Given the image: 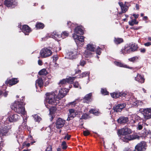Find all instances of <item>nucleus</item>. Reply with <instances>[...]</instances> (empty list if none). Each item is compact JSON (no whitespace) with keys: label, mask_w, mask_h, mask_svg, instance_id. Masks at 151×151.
Instances as JSON below:
<instances>
[{"label":"nucleus","mask_w":151,"mask_h":151,"mask_svg":"<svg viewBox=\"0 0 151 151\" xmlns=\"http://www.w3.org/2000/svg\"><path fill=\"white\" fill-rule=\"evenodd\" d=\"M47 96L46 98V103H45L46 107L49 109L50 112L51 111V109L49 106L48 104H50L52 105H54V106H52V108H53V110H55L54 107L58 104L59 103L58 100H57V98L56 96V94L55 93H47L46 94Z\"/></svg>","instance_id":"nucleus-1"},{"label":"nucleus","mask_w":151,"mask_h":151,"mask_svg":"<svg viewBox=\"0 0 151 151\" xmlns=\"http://www.w3.org/2000/svg\"><path fill=\"white\" fill-rule=\"evenodd\" d=\"M11 106V108L15 112L20 114L24 116H27L23 101H15L14 104Z\"/></svg>","instance_id":"nucleus-2"},{"label":"nucleus","mask_w":151,"mask_h":151,"mask_svg":"<svg viewBox=\"0 0 151 151\" xmlns=\"http://www.w3.org/2000/svg\"><path fill=\"white\" fill-rule=\"evenodd\" d=\"M96 49L95 46L93 44L90 43L87 45V50L85 52V56L86 57H91L92 56V52L96 50V53L99 55L101 54V49L99 47Z\"/></svg>","instance_id":"nucleus-3"},{"label":"nucleus","mask_w":151,"mask_h":151,"mask_svg":"<svg viewBox=\"0 0 151 151\" xmlns=\"http://www.w3.org/2000/svg\"><path fill=\"white\" fill-rule=\"evenodd\" d=\"M73 37L75 40L76 44L78 46H81L84 44V38L82 36H78L76 34H73Z\"/></svg>","instance_id":"nucleus-4"},{"label":"nucleus","mask_w":151,"mask_h":151,"mask_svg":"<svg viewBox=\"0 0 151 151\" xmlns=\"http://www.w3.org/2000/svg\"><path fill=\"white\" fill-rule=\"evenodd\" d=\"M51 50L48 48H44L41 50L40 52V57L42 58L49 57L52 54Z\"/></svg>","instance_id":"nucleus-5"},{"label":"nucleus","mask_w":151,"mask_h":151,"mask_svg":"<svg viewBox=\"0 0 151 151\" xmlns=\"http://www.w3.org/2000/svg\"><path fill=\"white\" fill-rule=\"evenodd\" d=\"M140 111L143 114L146 120L151 118V108L141 109Z\"/></svg>","instance_id":"nucleus-6"},{"label":"nucleus","mask_w":151,"mask_h":151,"mask_svg":"<svg viewBox=\"0 0 151 151\" xmlns=\"http://www.w3.org/2000/svg\"><path fill=\"white\" fill-rule=\"evenodd\" d=\"M75 79V77H69L68 78L63 79L60 81L58 83L59 85L61 88L63 87L67 83H73Z\"/></svg>","instance_id":"nucleus-7"},{"label":"nucleus","mask_w":151,"mask_h":151,"mask_svg":"<svg viewBox=\"0 0 151 151\" xmlns=\"http://www.w3.org/2000/svg\"><path fill=\"white\" fill-rule=\"evenodd\" d=\"M11 129V126L10 125L5 124L1 127L0 129V136L5 135L8 131Z\"/></svg>","instance_id":"nucleus-8"},{"label":"nucleus","mask_w":151,"mask_h":151,"mask_svg":"<svg viewBox=\"0 0 151 151\" xmlns=\"http://www.w3.org/2000/svg\"><path fill=\"white\" fill-rule=\"evenodd\" d=\"M20 118V116L17 114L12 113L8 116L7 120L11 122H13L17 121Z\"/></svg>","instance_id":"nucleus-9"},{"label":"nucleus","mask_w":151,"mask_h":151,"mask_svg":"<svg viewBox=\"0 0 151 151\" xmlns=\"http://www.w3.org/2000/svg\"><path fill=\"white\" fill-rule=\"evenodd\" d=\"M119 4L121 7L122 10V12L119 13V14H121L122 13L125 12L127 10L129 7L130 6L129 3L126 2H125L124 4H123L122 2H119Z\"/></svg>","instance_id":"nucleus-10"},{"label":"nucleus","mask_w":151,"mask_h":151,"mask_svg":"<svg viewBox=\"0 0 151 151\" xmlns=\"http://www.w3.org/2000/svg\"><path fill=\"white\" fill-rule=\"evenodd\" d=\"M118 132L119 134L122 135H127L131 133V130L127 127H125L124 128L119 129Z\"/></svg>","instance_id":"nucleus-11"},{"label":"nucleus","mask_w":151,"mask_h":151,"mask_svg":"<svg viewBox=\"0 0 151 151\" xmlns=\"http://www.w3.org/2000/svg\"><path fill=\"white\" fill-rule=\"evenodd\" d=\"M146 145L144 142H142L138 144L135 147V150L137 151H145Z\"/></svg>","instance_id":"nucleus-12"},{"label":"nucleus","mask_w":151,"mask_h":151,"mask_svg":"<svg viewBox=\"0 0 151 151\" xmlns=\"http://www.w3.org/2000/svg\"><path fill=\"white\" fill-rule=\"evenodd\" d=\"M4 4L5 6L10 8H14L17 5L15 0H6Z\"/></svg>","instance_id":"nucleus-13"},{"label":"nucleus","mask_w":151,"mask_h":151,"mask_svg":"<svg viewBox=\"0 0 151 151\" xmlns=\"http://www.w3.org/2000/svg\"><path fill=\"white\" fill-rule=\"evenodd\" d=\"M127 92H114L111 93V96L114 98H116L120 96L125 97L127 94Z\"/></svg>","instance_id":"nucleus-14"},{"label":"nucleus","mask_w":151,"mask_h":151,"mask_svg":"<svg viewBox=\"0 0 151 151\" xmlns=\"http://www.w3.org/2000/svg\"><path fill=\"white\" fill-rule=\"evenodd\" d=\"M68 89L61 88L59 91V93L57 96V99H60L63 98L67 93L68 92Z\"/></svg>","instance_id":"nucleus-15"},{"label":"nucleus","mask_w":151,"mask_h":151,"mask_svg":"<svg viewBox=\"0 0 151 151\" xmlns=\"http://www.w3.org/2000/svg\"><path fill=\"white\" fill-rule=\"evenodd\" d=\"M18 27L20 28V29L22 30V31L24 34L25 35H28L29 32L31 31L30 28L27 25H23L22 27L21 24L18 25Z\"/></svg>","instance_id":"nucleus-16"},{"label":"nucleus","mask_w":151,"mask_h":151,"mask_svg":"<svg viewBox=\"0 0 151 151\" xmlns=\"http://www.w3.org/2000/svg\"><path fill=\"white\" fill-rule=\"evenodd\" d=\"M65 123V120L60 118H58L55 123L56 127L57 129H60L62 127Z\"/></svg>","instance_id":"nucleus-17"},{"label":"nucleus","mask_w":151,"mask_h":151,"mask_svg":"<svg viewBox=\"0 0 151 151\" xmlns=\"http://www.w3.org/2000/svg\"><path fill=\"white\" fill-rule=\"evenodd\" d=\"M77 55V52L76 50H75L73 51H70L67 54L66 57L67 58L73 59L76 58Z\"/></svg>","instance_id":"nucleus-18"},{"label":"nucleus","mask_w":151,"mask_h":151,"mask_svg":"<svg viewBox=\"0 0 151 151\" xmlns=\"http://www.w3.org/2000/svg\"><path fill=\"white\" fill-rule=\"evenodd\" d=\"M126 106V104L124 103L122 104H118L114 107V111L116 112H121L122 109L124 108Z\"/></svg>","instance_id":"nucleus-19"},{"label":"nucleus","mask_w":151,"mask_h":151,"mask_svg":"<svg viewBox=\"0 0 151 151\" xmlns=\"http://www.w3.org/2000/svg\"><path fill=\"white\" fill-rule=\"evenodd\" d=\"M134 138L132 135H122L120 138V139L121 140L126 142H127L130 140L134 139Z\"/></svg>","instance_id":"nucleus-20"},{"label":"nucleus","mask_w":151,"mask_h":151,"mask_svg":"<svg viewBox=\"0 0 151 151\" xmlns=\"http://www.w3.org/2000/svg\"><path fill=\"white\" fill-rule=\"evenodd\" d=\"M45 79V77H41L40 78H39L38 79H37L36 82V88H37V85H38L39 87L40 88V90L42 91L41 89V88L43 86L44 80Z\"/></svg>","instance_id":"nucleus-21"},{"label":"nucleus","mask_w":151,"mask_h":151,"mask_svg":"<svg viewBox=\"0 0 151 151\" xmlns=\"http://www.w3.org/2000/svg\"><path fill=\"white\" fill-rule=\"evenodd\" d=\"M92 101V93H91L86 94L83 98V102L84 103H89Z\"/></svg>","instance_id":"nucleus-22"},{"label":"nucleus","mask_w":151,"mask_h":151,"mask_svg":"<svg viewBox=\"0 0 151 151\" xmlns=\"http://www.w3.org/2000/svg\"><path fill=\"white\" fill-rule=\"evenodd\" d=\"M23 122L22 123L21 126H19V131L20 130L22 131V128H23V129H26L27 128V126L26 124L27 121V117L24 116L23 117Z\"/></svg>","instance_id":"nucleus-23"},{"label":"nucleus","mask_w":151,"mask_h":151,"mask_svg":"<svg viewBox=\"0 0 151 151\" xmlns=\"http://www.w3.org/2000/svg\"><path fill=\"white\" fill-rule=\"evenodd\" d=\"M121 53L124 55L132 52L128 45H125L124 48L122 49L120 52Z\"/></svg>","instance_id":"nucleus-24"},{"label":"nucleus","mask_w":151,"mask_h":151,"mask_svg":"<svg viewBox=\"0 0 151 151\" xmlns=\"http://www.w3.org/2000/svg\"><path fill=\"white\" fill-rule=\"evenodd\" d=\"M22 133L23 131L20 130L18 131L16 136V137L17 138V141L19 144L23 142V136L22 135Z\"/></svg>","instance_id":"nucleus-25"},{"label":"nucleus","mask_w":151,"mask_h":151,"mask_svg":"<svg viewBox=\"0 0 151 151\" xmlns=\"http://www.w3.org/2000/svg\"><path fill=\"white\" fill-rule=\"evenodd\" d=\"M53 34L54 35V37L56 38L57 37H59L60 36L62 39L66 38L68 36L69 33L67 31H64L62 32L61 35H58L56 32H53Z\"/></svg>","instance_id":"nucleus-26"},{"label":"nucleus","mask_w":151,"mask_h":151,"mask_svg":"<svg viewBox=\"0 0 151 151\" xmlns=\"http://www.w3.org/2000/svg\"><path fill=\"white\" fill-rule=\"evenodd\" d=\"M117 121L118 123L124 124L127 122H128L129 119L127 117L121 116L117 119Z\"/></svg>","instance_id":"nucleus-27"},{"label":"nucleus","mask_w":151,"mask_h":151,"mask_svg":"<svg viewBox=\"0 0 151 151\" xmlns=\"http://www.w3.org/2000/svg\"><path fill=\"white\" fill-rule=\"evenodd\" d=\"M131 52L137 51L138 47L137 45L135 43H130L128 44Z\"/></svg>","instance_id":"nucleus-28"},{"label":"nucleus","mask_w":151,"mask_h":151,"mask_svg":"<svg viewBox=\"0 0 151 151\" xmlns=\"http://www.w3.org/2000/svg\"><path fill=\"white\" fill-rule=\"evenodd\" d=\"M75 34H79L80 35H83V31L82 29L81 26H77L75 29H74Z\"/></svg>","instance_id":"nucleus-29"},{"label":"nucleus","mask_w":151,"mask_h":151,"mask_svg":"<svg viewBox=\"0 0 151 151\" xmlns=\"http://www.w3.org/2000/svg\"><path fill=\"white\" fill-rule=\"evenodd\" d=\"M114 63L115 65L117 66L126 68L130 69H132V68L129 67L127 65L124 64L121 62L115 61L114 62Z\"/></svg>","instance_id":"nucleus-30"},{"label":"nucleus","mask_w":151,"mask_h":151,"mask_svg":"<svg viewBox=\"0 0 151 151\" xmlns=\"http://www.w3.org/2000/svg\"><path fill=\"white\" fill-rule=\"evenodd\" d=\"M135 79L136 81L141 83H143L145 81V79L139 74H137V76L135 78Z\"/></svg>","instance_id":"nucleus-31"},{"label":"nucleus","mask_w":151,"mask_h":151,"mask_svg":"<svg viewBox=\"0 0 151 151\" xmlns=\"http://www.w3.org/2000/svg\"><path fill=\"white\" fill-rule=\"evenodd\" d=\"M18 81L17 78H12L11 79L9 80L8 83L9 85L12 86L16 84Z\"/></svg>","instance_id":"nucleus-32"},{"label":"nucleus","mask_w":151,"mask_h":151,"mask_svg":"<svg viewBox=\"0 0 151 151\" xmlns=\"http://www.w3.org/2000/svg\"><path fill=\"white\" fill-rule=\"evenodd\" d=\"M138 22L137 21L136 19H132L129 22V24L130 26H133L134 24H138Z\"/></svg>","instance_id":"nucleus-33"},{"label":"nucleus","mask_w":151,"mask_h":151,"mask_svg":"<svg viewBox=\"0 0 151 151\" xmlns=\"http://www.w3.org/2000/svg\"><path fill=\"white\" fill-rule=\"evenodd\" d=\"M77 114H76V112L70 114L68 115V118L67 120H70L73 119L75 116H76Z\"/></svg>","instance_id":"nucleus-34"},{"label":"nucleus","mask_w":151,"mask_h":151,"mask_svg":"<svg viewBox=\"0 0 151 151\" xmlns=\"http://www.w3.org/2000/svg\"><path fill=\"white\" fill-rule=\"evenodd\" d=\"M44 27V24L40 22L37 23L36 24V27L37 29H42Z\"/></svg>","instance_id":"nucleus-35"},{"label":"nucleus","mask_w":151,"mask_h":151,"mask_svg":"<svg viewBox=\"0 0 151 151\" xmlns=\"http://www.w3.org/2000/svg\"><path fill=\"white\" fill-rule=\"evenodd\" d=\"M123 41V39L120 38H115L114 40V42L115 44H118L122 42Z\"/></svg>","instance_id":"nucleus-36"},{"label":"nucleus","mask_w":151,"mask_h":151,"mask_svg":"<svg viewBox=\"0 0 151 151\" xmlns=\"http://www.w3.org/2000/svg\"><path fill=\"white\" fill-rule=\"evenodd\" d=\"M138 57L137 56H135L129 59V60L130 62L133 63L137 61L138 59Z\"/></svg>","instance_id":"nucleus-37"},{"label":"nucleus","mask_w":151,"mask_h":151,"mask_svg":"<svg viewBox=\"0 0 151 151\" xmlns=\"http://www.w3.org/2000/svg\"><path fill=\"white\" fill-rule=\"evenodd\" d=\"M47 72L45 69L40 70L38 73V74L40 75H45L47 74Z\"/></svg>","instance_id":"nucleus-38"},{"label":"nucleus","mask_w":151,"mask_h":151,"mask_svg":"<svg viewBox=\"0 0 151 151\" xmlns=\"http://www.w3.org/2000/svg\"><path fill=\"white\" fill-rule=\"evenodd\" d=\"M67 25L69 28L71 29L73 28L76 26V24L73 23H72L70 21L68 22L67 23Z\"/></svg>","instance_id":"nucleus-39"},{"label":"nucleus","mask_w":151,"mask_h":151,"mask_svg":"<svg viewBox=\"0 0 151 151\" xmlns=\"http://www.w3.org/2000/svg\"><path fill=\"white\" fill-rule=\"evenodd\" d=\"M89 74L90 73L88 72H83L80 75L79 78H82L84 77L88 76Z\"/></svg>","instance_id":"nucleus-40"},{"label":"nucleus","mask_w":151,"mask_h":151,"mask_svg":"<svg viewBox=\"0 0 151 151\" xmlns=\"http://www.w3.org/2000/svg\"><path fill=\"white\" fill-rule=\"evenodd\" d=\"M35 120L36 122H40L41 120V118L37 114H35L34 116Z\"/></svg>","instance_id":"nucleus-41"},{"label":"nucleus","mask_w":151,"mask_h":151,"mask_svg":"<svg viewBox=\"0 0 151 151\" xmlns=\"http://www.w3.org/2000/svg\"><path fill=\"white\" fill-rule=\"evenodd\" d=\"M101 93L104 95L108 94L109 93V92L107 91L106 90L105 88H101Z\"/></svg>","instance_id":"nucleus-42"},{"label":"nucleus","mask_w":151,"mask_h":151,"mask_svg":"<svg viewBox=\"0 0 151 151\" xmlns=\"http://www.w3.org/2000/svg\"><path fill=\"white\" fill-rule=\"evenodd\" d=\"M62 146V148L63 150L66 149L67 147V146L66 145V143L65 141H63L62 142L61 144Z\"/></svg>","instance_id":"nucleus-43"},{"label":"nucleus","mask_w":151,"mask_h":151,"mask_svg":"<svg viewBox=\"0 0 151 151\" xmlns=\"http://www.w3.org/2000/svg\"><path fill=\"white\" fill-rule=\"evenodd\" d=\"M8 93L7 92H5L4 93H3L2 91L0 90V97L3 95L5 97L7 96Z\"/></svg>","instance_id":"nucleus-44"},{"label":"nucleus","mask_w":151,"mask_h":151,"mask_svg":"<svg viewBox=\"0 0 151 151\" xmlns=\"http://www.w3.org/2000/svg\"><path fill=\"white\" fill-rule=\"evenodd\" d=\"M74 86L76 88H79L80 89H81V86H79V83L78 82H75L74 84H73Z\"/></svg>","instance_id":"nucleus-45"},{"label":"nucleus","mask_w":151,"mask_h":151,"mask_svg":"<svg viewBox=\"0 0 151 151\" xmlns=\"http://www.w3.org/2000/svg\"><path fill=\"white\" fill-rule=\"evenodd\" d=\"M94 109H92L89 111V112L93 114L94 115H96L97 114V112Z\"/></svg>","instance_id":"nucleus-46"},{"label":"nucleus","mask_w":151,"mask_h":151,"mask_svg":"<svg viewBox=\"0 0 151 151\" xmlns=\"http://www.w3.org/2000/svg\"><path fill=\"white\" fill-rule=\"evenodd\" d=\"M88 117V115L86 114H83L82 116H81V119H87Z\"/></svg>","instance_id":"nucleus-47"},{"label":"nucleus","mask_w":151,"mask_h":151,"mask_svg":"<svg viewBox=\"0 0 151 151\" xmlns=\"http://www.w3.org/2000/svg\"><path fill=\"white\" fill-rule=\"evenodd\" d=\"M83 134L85 136L88 135L90 134L88 130L84 131L83 132Z\"/></svg>","instance_id":"nucleus-48"},{"label":"nucleus","mask_w":151,"mask_h":151,"mask_svg":"<svg viewBox=\"0 0 151 151\" xmlns=\"http://www.w3.org/2000/svg\"><path fill=\"white\" fill-rule=\"evenodd\" d=\"M86 64V62L83 60H81L80 61V64L81 65L83 66Z\"/></svg>","instance_id":"nucleus-49"},{"label":"nucleus","mask_w":151,"mask_h":151,"mask_svg":"<svg viewBox=\"0 0 151 151\" xmlns=\"http://www.w3.org/2000/svg\"><path fill=\"white\" fill-rule=\"evenodd\" d=\"M1 137H0V140L1 139ZM4 146V143L3 142H2L1 141H0V151L1 150L2 147Z\"/></svg>","instance_id":"nucleus-50"},{"label":"nucleus","mask_w":151,"mask_h":151,"mask_svg":"<svg viewBox=\"0 0 151 151\" xmlns=\"http://www.w3.org/2000/svg\"><path fill=\"white\" fill-rule=\"evenodd\" d=\"M142 125L141 124L140 122L139 123L138 125L137 128L139 130H141L142 128Z\"/></svg>","instance_id":"nucleus-51"},{"label":"nucleus","mask_w":151,"mask_h":151,"mask_svg":"<svg viewBox=\"0 0 151 151\" xmlns=\"http://www.w3.org/2000/svg\"><path fill=\"white\" fill-rule=\"evenodd\" d=\"M76 104V102L75 101H73V102H69L68 104V106H70V105L73 106H74L75 104Z\"/></svg>","instance_id":"nucleus-52"},{"label":"nucleus","mask_w":151,"mask_h":151,"mask_svg":"<svg viewBox=\"0 0 151 151\" xmlns=\"http://www.w3.org/2000/svg\"><path fill=\"white\" fill-rule=\"evenodd\" d=\"M46 151H52V147L51 146H49L46 149Z\"/></svg>","instance_id":"nucleus-53"},{"label":"nucleus","mask_w":151,"mask_h":151,"mask_svg":"<svg viewBox=\"0 0 151 151\" xmlns=\"http://www.w3.org/2000/svg\"><path fill=\"white\" fill-rule=\"evenodd\" d=\"M70 137H71V136L70 135H68V134H67L64 137V139H67V140H68L70 139Z\"/></svg>","instance_id":"nucleus-54"},{"label":"nucleus","mask_w":151,"mask_h":151,"mask_svg":"<svg viewBox=\"0 0 151 151\" xmlns=\"http://www.w3.org/2000/svg\"><path fill=\"white\" fill-rule=\"evenodd\" d=\"M139 50L141 52L144 53L146 52V49L145 48H141L139 49Z\"/></svg>","instance_id":"nucleus-55"},{"label":"nucleus","mask_w":151,"mask_h":151,"mask_svg":"<svg viewBox=\"0 0 151 151\" xmlns=\"http://www.w3.org/2000/svg\"><path fill=\"white\" fill-rule=\"evenodd\" d=\"M144 45L147 47L151 45V42H148L147 43L144 44Z\"/></svg>","instance_id":"nucleus-56"},{"label":"nucleus","mask_w":151,"mask_h":151,"mask_svg":"<svg viewBox=\"0 0 151 151\" xmlns=\"http://www.w3.org/2000/svg\"><path fill=\"white\" fill-rule=\"evenodd\" d=\"M58 59V57L57 55H55L53 57V60L55 62Z\"/></svg>","instance_id":"nucleus-57"},{"label":"nucleus","mask_w":151,"mask_h":151,"mask_svg":"<svg viewBox=\"0 0 151 151\" xmlns=\"http://www.w3.org/2000/svg\"><path fill=\"white\" fill-rule=\"evenodd\" d=\"M135 119L136 120H141V118H140V117L137 115H135Z\"/></svg>","instance_id":"nucleus-58"},{"label":"nucleus","mask_w":151,"mask_h":151,"mask_svg":"<svg viewBox=\"0 0 151 151\" xmlns=\"http://www.w3.org/2000/svg\"><path fill=\"white\" fill-rule=\"evenodd\" d=\"M69 112L70 113V114L71 113H73L74 112H76V111L74 109H69Z\"/></svg>","instance_id":"nucleus-59"},{"label":"nucleus","mask_w":151,"mask_h":151,"mask_svg":"<svg viewBox=\"0 0 151 151\" xmlns=\"http://www.w3.org/2000/svg\"><path fill=\"white\" fill-rule=\"evenodd\" d=\"M125 151H135V149H132V148H131L129 149L128 150H125Z\"/></svg>","instance_id":"nucleus-60"},{"label":"nucleus","mask_w":151,"mask_h":151,"mask_svg":"<svg viewBox=\"0 0 151 151\" xmlns=\"http://www.w3.org/2000/svg\"><path fill=\"white\" fill-rule=\"evenodd\" d=\"M38 64L40 65H42V61L41 60H38Z\"/></svg>","instance_id":"nucleus-61"},{"label":"nucleus","mask_w":151,"mask_h":151,"mask_svg":"<svg viewBox=\"0 0 151 151\" xmlns=\"http://www.w3.org/2000/svg\"><path fill=\"white\" fill-rule=\"evenodd\" d=\"M81 73V70H75V74H77L78 73Z\"/></svg>","instance_id":"nucleus-62"},{"label":"nucleus","mask_w":151,"mask_h":151,"mask_svg":"<svg viewBox=\"0 0 151 151\" xmlns=\"http://www.w3.org/2000/svg\"><path fill=\"white\" fill-rule=\"evenodd\" d=\"M139 16V15L138 14H133V16L135 18L137 19L138 18V16Z\"/></svg>","instance_id":"nucleus-63"},{"label":"nucleus","mask_w":151,"mask_h":151,"mask_svg":"<svg viewBox=\"0 0 151 151\" xmlns=\"http://www.w3.org/2000/svg\"><path fill=\"white\" fill-rule=\"evenodd\" d=\"M148 19V18H147V16H144L143 17V20H147Z\"/></svg>","instance_id":"nucleus-64"}]
</instances>
